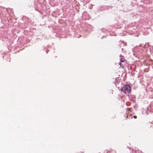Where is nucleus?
<instances>
[{
	"label": "nucleus",
	"instance_id": "f257e3e1",
	"mask_svg": "<svg viewBox=\"0 0 153 153\" xmlns=\"http://www.w3.org/2000/svg\"><path fill=\"white\" fill-rule=\"evenodd\" d=\"M131 88L130 86L128 85H125V87L124 88V93L125 94H129L131 91Z\"/></svg>",
	"mask_w": 153,
	"mask_h": 153
},
{
	"label": "nucleus",
	"instance_id": "f03ea898",
	"mask_svg": "<svg viewBox=\"0 0 153 153\" xmlns=\"http://www.w3.org/2000/svg\"><path fill=\"white\" fill-rule=\"evenodd\" d=\"M119 64L122 68H124V65L122 63H120Z\"/></svg>",
	"mask_w": 153,
	"mask_h": 153
},
{
	"label": "nucleus",
	"instance_id": "7ed1b4c3",
	"mask_svg": "<svg viewBox=\"0 0 153 153\" xmlns=\"http://www.w3.org/2000/svg\"><path fill=\"white\" fill-rule=\"evenodd\" d=\"M124 62V61L123 60H121L120 61V63H122V62Z\"/></svg>",
	"mask_w": 153,
	"mask_h": 153
},
{
	"label": "nucleus",
	"instance_id": "20e7f679",
	"mask_svg": "<svg viewBox=\"0 0 153 153\" xmlns=\"http://www.w3.org/2000/svg\"><path fill=\"white\" fill-rule=\"evenodd\" d=\"M134 119H136L137 118V116H134Z\"/></svg>",
	"mask_w": 153,
	"mask_h": 153
},
{
	"label": "nucleus",
	"instance_id": "39448f33",
	"mask_svg": "<svg viewBox=\"0 0 153 153\" xmlns=\"http://www.w3.org/2000/svg\"><path fill=\"white\" fill-rule=\"evenodd\" d=\"M121 89L122 91H123V89L122 88Z\"/></svg>",
	"mask_w": 153,
	"mask_h": 153
}]
</instances>
